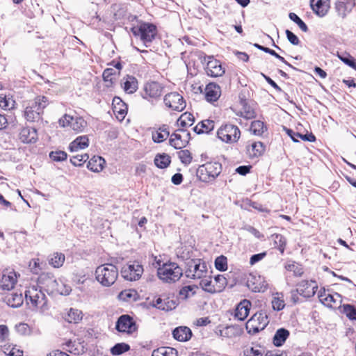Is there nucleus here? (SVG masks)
Listing matches in <instances>:
<instances>
[{"instance_id": "nucleus-36", "label": "nucleus", "mask_w": 356, "mask_h": 356, "mask_svg": "<svg viewBox=\"0 0 356 356\" xmlns=\"http://www.w3.org/2000/svg\"><path fill=\"white\" fill-rule=\"evenodd\" d=\"M216 334L222 338H234L239 335L240 330L234 326H227L223 328H217Z\"/></svg>"}, {"instance_id": "nucleus-23", "label": "nucleus", "mask_w": 356, "mask_h": 356, "mask_svg": "<svg viewBox=\"0 0 356 356\" xmlns=\"http://www.w3.org/2000/svg\"><path fill=\"white\" fill-rule=\"evenodd\" d=\"M355 6V0H337L334 9L337 15L344 19L352 12Z\"/></svg>"}, {"instance_id": "nucleus-57", "label": "nucleus", "mask_w": 356, "mask_h": 356, "mask_svg": "<svg viewBox=\"0 0 356 356\" xmlns=\"http://www.w3.org/2000/svg\"><path fill=\"white\" fill-rule=\"evenodd\" d=\"M49 158L56 162L64 161L67 158V154L62 150L51 151L49 153Z\"/></svg>"}, {"instance_id": "nucleus-60", "label": "nucleus", "mask_w": 356, "mask_h": 356, "mask_svg": "<svg viewBox=\"0 0 356 356\" xmlns=\"http://www.w3.org/2000/svg\"><path fill=\"white\" fill-rule=\"evenodd\" d=\"M289 17L291 20L298 24L299 28L303 31L307 32L308 27L306 24L294 13H290Z\"/></svg>"}, {"instance_id": "nucleus-42", "label": "nucleus", "mask_w": 356, "mask_h": 356, "mask_svg": "<svg viewBox=\"0 0 356 356\" xmlns=\"http://www.w3.org/2000/svg\"><path fill=\"white\" fill-rule=\"evenodd\" d=\"M285 269L292 273L295 277H302L304 275L305 270L302 264L296 261H289L285 265Z\"/></svg>"}, {"instance_id": "nucleus-18", "label": "nucleus", "mask_w": 356, "mask_h": 356, "mask_svg": "<svg viewBox=\"0 0 356 356\" xmlns=\"http://www.w3.org/2000/svg\"><path fill=\"white\" fill-rule=\"evenodd\" d=\"M190 140V134L181 129L171 134L169 140L170 145L175 149H181L185 147Z\"/></svg>"}, {"instance_id": "nucleus-2", "label": "nucleus", "mask_w": 356, "mask_h": 356, "mask_svg": "<svg viewBox=\"0 0 356 356\" xmlns=\"http://www.w3.org/2000/svg\"><path fill=\"white\" fill-rule=\"evenodd\" d=\"M320 302L327 308L338 309L341 307L343 312H356V307L349 304L342 305V296L338 293H331L330 291L321 289L318 293Z\"/></svg>"}, {"instance_id": "nucleus-6", "label": "nucleus", "mask_w": 356, "mask_h": 356, "mask_svg": "<svg viewBox=\"0 0 356 356\" xmlns=\"http://www.w3.org/2000/svg\"><path fill=\"white\" fill-rule=\"evenodd\" d=\"M222 164L218 161H209L199 166L197 176L203 182H213L220 175Z\"/></svg>"}, {"instance_id": "nucleus-30", "label": "nucleus", "mask_w": 356, "mask_h": 356, "mask_svg": "<svg viewBox=\"0 0 356 356\" xmlns=\"http://www.w3.org/2000/svg\"><path fill=\"white\" fill-rule=\"evenodd\" d=\"M310 5L314 13L318 17L325 16L330 8V0H311Z\"/></svg>"}, {"instance_id": "nucleus-4", "label": "nucleus", "mask_w": 356, "mask_h": 356, "mask_svg": "<svg viewBox=\"0 0 356 356\" xmlns=\"http://www.w3.org/2000/svg\"><path fill=\"white\" fill-rule=\"evenodd\" d=\"M183 275L182 268L175 262H167L157 268V276L165 283H174Z\"/></svg>"}, {"instance_id": "nucleus-51", "label": "nucleus", "mask_w": 356, "mask_h": 356, "mask_svg": "<svg viewBox=\"0 0 356 356\" xmlns=\"http://www.w3.org/2000/svg\"><path fill=\"white\" fill-rule=\"evenodd\" d=\"M265 353L264 347L256 345L252 347H247L243 350L244 356H264Z\"/></svg>"}, {"instance_id": "nucleus-29", "label": "nucleus", "mask_w": 356, "mask_h": 356, "mask_svg": "<svg viewBox=\"0 0 356 356\" xmlns=\"http://www.w3.org/2000/svg\"><path fill=\"white\" fill-rule=\"evenodd\" d=\"M112 106L113 112L116 118L120 121H122L127 114V105L122 100L121 98L119 97H115L113 99Z\"/></svg>"}, {"instance_id": "nucleus-41", "label": "nucleus", "mask_w": 356, "mask_h": 356, "mask_svg": "<svg viewBox=\"0 0 356 356\" xmlns=\"http://www.w3.org/2000/svg\"><path fill=\"white\" fill-rule=\"evenodd\" d=\"M267 130V126L263 121L254 120L251 122L250 131L255 136H261L266 132Z\"/></svg>"}, {"instance_id": "nucleus-28", "label": "nucleus", "mask_w": 356, "mask_h": 356, "mask_svg": "<svg viewBox=\"0 0 356 356\" xmlns=\"http://www.w3.org/2000/svg\"><path fill=\"white\" fill-rule=\"evenodd\" d=\"M221 96L220 86L214 82L209 83L204 88L205 99L210 103L217 102Z\"/></svg>"}, {"instance_id": "nucleus-26", "label": "nucleus", "mask_w": 356, "mask_h": 356, "mask_svg": "<svg viewBox=\"0 0 356 356\" xmlns=\"http://www.w3.org/2000/svg\"><path fill=\"white\" fill-rule=\"evenodd\" d=\"M246 154L251 159H257L261 156L265 151V145L260 141L249 142L245 147Z\"/></svg>"}, {"instance_id": "nucleus-7", "label": "nucleus", "mask_w": 356, "mask_h": 356, "mask_svg": "<svg viewBox=\"0 0 356 356\" xmlns=\"http://www.w3.org/2000/svg\"><path fill=\"white\" fill-rule=\"evenodd\" d=\"M131 31L135 37L139 38L146 45L147 43H151L158 33L156 25L144 22H141L138 25L133 26Z\"/></svg>"}, {"instance_id": "nucleus-15", "label": "nucleus", "mask_w": 356, "mask_h": 356, "mask_svg": "<svg viewBox=\"0 0 356 356\" xmlns=\"http://www.w3.org/2000/svg\"><path fill=\"white\" fill-rule=\"evenodd\" d=\"M268 323L266 313H254L246 323L245 328L249 334H254L263 330Z\"/></svg>"}, {"instance_id": "nucleus-62", "label": "nucleus", "mask_w": 356, "mask_h": 356, "mask_svg": "<svg viewBox=\"0 0 356 356\" xmlns=\"http://www.w3.org/2000/svg\"><path fill=\"white\" fill-rule=\"evenodd\" d=\"M252 303L249 300L243 299L236 305L235 312H250L251 309Z\"/></svg>"}, {"instance_id": "nucleus-1", "label": "nucleus", "mask_w": 356, "mask_h": 356, "mask_svg": "<svg viewBox=\"0 0 356 356\" xmlns=\"http://www.w3.org/2000/svg\"><path fill=\"white\" fill-rule=\"evenodd\" d=\"M49 98L39 95L33 99L24 101L23 103V117L30 122H39L42 120L44 110L49 105Z\"/></svg>"}, {"instance_id": "nucleus-9", "label": "nucleus", "mask_w": 356, "mask_h": 356, "mask_svg": "<svg viewBox=\"0 0 356 356\" xmlns=\"http://www.w3.org/2000/svg\"><path fill=\"white\" fill-rule=\"evenodd\" d=\"M37 286L50 293H63L58 287L57 280L52 273L42 272L35 280Z\"/></svg>"}, {"instance_id": "nucleus-16", "label": "nucleus", "mask_w": 356, "mask_h": 356, "mask_svg": "<svg viewBox=\"0 0 356 356\" xmlns=\"http://www.w3.org/2000/svg\"><path fill=\"white\" fill-rule=\"evenodd\" d=\"M143 271V265L137 261H129L123 266L121 270V274L126 280L136 281L141 277Z\"/></svg>"}, {"instance_id": "nucleus-53", "label": "nucleus", "mask_w": 356, "mask_h": 356, "mask_svg": "<svg viewBox=\"0 0 356 356\" xmlns=\"http://www.w3.org/2000/svg\"><path fill=\"white\" fill-rule=\"evenodd\" d=\"M82 313H61V318L70 323H77L83 318Z\"/></svg>"}, {"instance_id": "nucleus-37", "label": "nucleus", "mask_w": 356, "mask_h": 356, "mask_svg": "<svg viewBox=\"0 0 356 356\" xmlns=\"http://www.w3.org/2000/svg\"><path fill=\"white\" fill-rule=\"evenodd\" d=\"M65 261V256L63 253L55 252L50 254L48 259L49 264L54 268L62 267Z\"/></svg>"}, {"instance_id": "nucleus-50", "label": "nucleus", "mask_w": 356, "mask_h": 356, "mask_svg": "<svg viewBox=\"0 0 356 356\" xmlns=\"http://www.w3.org/2000/svg\"><path fill=\"white\" fill-rule=\"evenodd\" d=\"M177 154L181 163L185 166L189 165L193 162V156L190 150L186 149H181Z\"/></svg>"}, {"instance_id": "nucleus-40", "label": "nucleus", "mask_w": 356, "mask_h": 356, "mask_svg": "<svg viewBox=\"0 0 356 356\" xmlns=\"http://www.w3.org/2000/svg\"><path fill=\"white\" fill-rule=\"evenodd\" d=\"M118 298L124 302H134L138 300L139 294L135 289H124L118 294Z\"/></svg>"}, {"instance_id": "nucleus-5", "label": "nucleus", "mask_w": 356, "mask_h": 356, "mask_svg": "<svg viewBox=\"0 0 356 356\" xmlns=\"http://www.w3.org/2000/svg\"><path fill=\"white\" fill-rule=\"evenodd\" d=\"M97 280L103 286H110L113 284L118 277V269L112 264H104L96 268Z\"/></svg>"}, {"instance_id": "nucleus-49", "label": "nucleus", "mask_w": 356, "mask_h": 356, "mask_svg": "<svg viewBox=\"0 0 356 356\" xmlns=\"http://www.w3.org/2000/svg\"><path fill=\"white\" fill-rule=\"evenodd\" d=\"M271 303L274 310L277 312L282 310L285 307V301L283 293H276L273 294Z\"/></svg>"}, {"instance_id": "nucleus-34", "label": "nucleus", "mask_w": 356, "mask_h": 356, "mask_svg": "<svg viewBox=\"0 0 356 356\" xmlns=\"http://www.w3.org/2000/svg\"><path fill=\"white\" fill-rule=\"evenodd\" d=\"M106 164L105 159L100 156H94L88 160L87 168L92 172H99L103 170Z\"/></svg>"}, {"instance_id": "nucleus-33", "label": "nucleus", "mask_w": 356, "mask_h": 356, "mask_svg": "<svg viewBox=\"0 0 356 356\" xmlns=\"http://www.w3.org/2000/svg\"><path fill=\"white\" fill-rule=\"evenodd\" d=\"M214 127V121L212 120L207 119L198 122L193 128V130L197 134H207L213 131Z\"/></svg>"}, {"instance_id": "nucleus-22", "label": "nucleus", "mask_w": 356, "mask_h": 356, "mask_svg": "<svg viewBox=\"0 0 356 356\" xmlns=\"http://www.w3.org/2000/svg\"><path fill=\"white\" fill-rule=\"evenodd\" d=\"M121 70L122 64L117 62L113 65V67H108L104 70L102 76L104 82L108 83L107 86H112L116 82Z\"/></svg>"}, {"instance_id": "nucleus-61", "label": "nucleus", "mask_w": 356, "mask_h": 356, "mask_svg": "<svg viewBox=\"0 0 356 356\" xmlns=\"http://www.w3.org/2000/svg\"><path fill=\"white\" fill-rule=\"evenodd\" d=\"M175 349L169 347H161L152 352V356H170Z\"/></svg>"}, {"instance_id": "nucleus-64", "label": "nucleus", "mask_w": 356, "mask_h": 356, "mask_svg": "<svg viewBox=\"0 0 356 356\" xmlns=\"http://www.w3.org/2000/svg\"><path fill=\"white\" fill-rule=\"evenodd\" d=\"M285 33H286L288 40L292 44H293V45H299L300 44V40L293 32H291V31L287 29V30H286Z\"/></svg>"}, {"instance_id": "nucleus-27", "label": "nucleus", "mask_w": 356, "mask_h": 356, "mask_svg": "<svg viewBox=\"0 0 356 356\" xmlns=\"http://www.w3.org/2000/svg\"><path fill=\"white\" fill-rule=\"evenodd\" d=\"M318 289L316 281L302 280L298 286L297 291L300 295L305 298H311L314 296Z\"/></svg>"}, {"instance_id": "nucleus-45", "label": "nucleus", "mask_w": 356, "mask_h": 356, "mask_svg": "<svg viewBox=\"0 0 356 356\" xmlns=\"http://www.w3.org/2000/svg\"><path fill=\"white\" fill-rule=\"evenodd\" d=\"M15 107V101L12 95H0V108L3 110H11Z\"/></svg>"}, {"instance_id": "nucleus-3", "label": "nucleus", "mask_w": 356, "mask_h": 356, "mask_svg": "<svg viewBox=\"0 0 356 356\" xmlns=\"http://www.w3.org/2000/svg\"><path fill=\"white\" fill-rule=\"evenodd\" d=\"M216 136L222 143L233 145L240 140L241 131L236 124L229 122H225L217 129Z\"/></svg>"}, {"instance_id": "nucleus-58", "label": "nucleus", "mask_w": 356, "mask_h": 356, "mask_svg": "<svg viewBox=\"0 0 356 356\" xmlns=\"http://www.w3.org/2000/svg\"><path fill=\"white\" fill-rule=\"evenodd\" d=\"M195 286H185L182 287L179 293V297L182 299H186L195 293Z\"/></svg>"}, {"instance_id": "nucleus-55", "label": "nucleus", "mask_w": 356, "mask_h": 356, "mask_svg": "<svg viewBox=\"0 0 356 356\" xmlns=\"http://www.w3.org/2000/svg\"><path fill=\"white\" fill-rule=\"evenodd\" d=\"M89 156L88 154H76L70 158V163L74 166H82L88 160Z\"/></svg>"}, {"instance_id": "nucleus-38", "label": "nucleus", "mask_w": 356, "mask_h": 356, "mask_svg": "<svg viewBox=\"0 0 356 356\" xmlns=\"http://www.w3.org/2000/svg\"><path fill=\"white\" fill-rule=\"evenodd\" d=\"M154 163L158 168L165 169L170 166L171 157L166 153H159L156 154Z\"/></svg>"}, {"instance_id": "nucleus-8", "label": "nucleus", "mask_w": 356, "mask_h": 356, "mask_svg": "<svg viewBox=\"0 0 356 356\" xmlns=\"http://www.w3.org/2000/svg\"><path fill=\"white\" fill-rule=\"evenodd\" d=\"M25 298L28 305L36 309L44 311L48 309L45 295L38 286L31 284L25 291Z\"/></svg>"}, {"instance_id": "nucleus-63", "label": "nucleus", "mask_w": 356, "mask_h": 356, "mask_svg": "<svg viewBox=\"0 0 356 356\" xmlns=\"http://www.w3.org/2000/svg\"><path fill=\"white\" fill-rule=\"evenodd\" d=\"M29 267L31 268V272L33 274H39V272L41 270L40 267V260L39 258H33L29 261Z\"/></svg>"}, {"instance_id": "nucleus-25", "label": "nucleus", "mask_w": 356, "mask_h": 356, "mask_svg": "<svg viewBox=\"0 0 356 356\" xmlns=\"http://www.w3.org/2000/svg\"><path fill=\"white\" fill-rule=\"evenodd\" d=\"M115 327L119 332L128 333H131L136 329L133 318L127 314L122 315L118 318Z\"/></svg>"}, {"instance_id": "nucleus-52", "label": "nucleus", "mask_w": 356, "mask_h": 356, "mask_svg": "<svg viewBox=\"0 0 356 356\" xmlns=\"http://www.w3.org/2000/svg\"><path fill=\"white\" fill-rule=\"evenodd\" d=\"M337 56L346 65L354 69L356 71V59L349 53L344 52L339 54L337 52Z\"/></svg>"}, {"instance_id": "nucleus-35", "label": "nucleus", "mask_w": 356, "mask_h": 356, "mask_svg": "<svg viewBox=\"0 0 356 356\" xmlns=\"http://www.w3.org/2000/svg\"><path fill=\"white\" fill-rule=\"evenodd\" d=\"M172 334L174 338L179 341H187L191 338L192 332L188 327L180 326L173 330Z\"/></svg>"}, {"instance_id": "nucleus-24", "label": "nucleus", "mask_w": 356, "mask_h": 356, "mask_svg": "<svg viewBox=\"0 0 356 356\" xmlns=\"http://www.w3.org/2000/svg\"><path fill=\"white\" fill-rule=\"evenodd\" d=\"M19 140L25 144L35 143L38 139V131L34 127H22L18 134Z\"/></svg>"}, {"instance_id": "nucleus-48", "label": "nucleus", "mask_w": 356, "mask_h": 356, "mask_svg": "<svg viewBox=\"0 0 356 356\" xmlns=\"http://www.w3.org/2000/svg\"><path fill=\"white\" fill-rule=\"evenodd\" d=\"M6 302L10 307L17 308L23 304L22 296L21 294L13 293L6 298Z\"/></svg>"}, {"instance_id": "nucleus-43", "label": "nucleus", "mask_w": 356, "mask_h": 356, "mask_svg": "<svg viewBox=\"0 0 356 356\" xmlns=\"http://www.w3.org/2000/svg\"><path fill=\"white\" fill-rule=\"evenodd\" d=\"M195 122V117L193 113L190 112H184L182 113L177 120L178 126L184 128L191 127Z\"/></svg>"}, {"instance_id": "nucleus-21", "label": "nucleus", "mask_w": 356, "mask_h": 356, "mask_svg": "<svg viewBox=\"0 0 356 356\" xmlns=\"http://www.w3.org/2000/svg\"><path fill=\"white\" fill-rule=\"evenodd\" d=\"M163 93V87L156 81H149L144 85L143 97L148 100L159 99Z\"/></svg>"}, {"instance_id": "nucleus-19", "label": "nucleus", "mask_w": 356, "mask_h": 356, "mask_svg": "<svg viewBox=\"0 0 356 356\" xmlns=\"http://www.w3.org/2000/svg\"><path fill=\"white\" fill-rule=\"evenodd\" d=\"M246 284L253 292H264L268 288V284L264 277L253 274H249Z\"/></svg>"}, {"instance_id": "nucleus-17", "label": "nucleus", "mask_w": 356, "mask_h": 356, "mask_svg": "<svg viewBox=\"0 0 356 356\" xmlns=\"http://www.w3.org/2000/svg\"><path fill=\"white\" fill-rule=\"evenodd\" d=\"M163 103L168 108L177 112H181L186 106L184 98L177 92L166 94L163 98Z\"/></svg>"}, {"instance_id": "nucleus-13", "label": "nucleus", "mask_w": 356, "mask_h": 356, "mask_svg": "<svg viewBox=\"0 0 356 356\" xmlns=\"http://www.w3.org/2000/svg\"><path fill=\"white\" fill-rule=\"evenodd\" d=\"M146 304L157 309L170 312L177 307V300L174 297L161 298L160 296L156 295L152 298H147Z\"/></svg>"}, {"instance_id": "nucleus-32", "label": "nucleus", "mask_w": 356, "mask_h": 356, "mask_svg": "<svg viewBox=\"0 0 356 356\" xmlns=\"http://www.w3.org/2000/svg\"><path fill=\"white\" fill-rule=\"evenodd\" d=\"M89 143V138L86 135L79 136L70 143L68 149L71 152H77L87 148Z\"/></svg>"}, {"instance_id": "nucleus-11", "label": "nucleus", "mask_w": 356, "mask_h": 356, "mask_svg": "<svg viewBox=\"0 0 356 356\" xmlns=\"http://www.w3.org/2000/svg\"><path fill=\"white\" fill-rule=\"evenodd\" d=\"M200 284L206 291L211 293H219L225 288L227 280L224 275H218L214 277H209L201 280Z\"/></svg>"}, {"instance_id": "nucleus-10", "label": "nucleus", "mask_w": 356, "mask_h": 356, "mask_svg": "<svg viewBox=\"0 0 356 356\" xmlns=\"http://www.w3.org/2000/svg\"><path fill=\"white\" fill-rule=\"evenodd\" d=\"M59 124L60 127L66 128L69 131H72L76 134L83 131L88 123L82 117L65 114L59 120Z\"/></svg>"}, {"instance_id": "nucleus-31", "label": "nucleus", "mask_w": 356, "mask_h": 356, "mask_svg": "<svg viewBox=\"0 0 356 356\" xmlns=\"http://www.w3.org/2000/svg\"><path fill=\"white\" fill-rule=\"evenodd\" d=\"M151 134L154 143H161L169 137V127L167 124H162L158 128H153Z\"/></svg>"}, {"instance_id": "nucleus-56", "label": "nucleus", "mask_w": 356, "mask_h": 356, "mask_svg": "<svg viewBox=\"0 0 356 356\" xmlns=\"http://www.w3.org/2000/svg\"><path fill=\"white\" fill-rule=\"evenodd\" d=\"M130 349L129 345L125 343H118L111 349V353L113 355H120Z\"/></svg>"}, {"instance_id": "nucleus-59", "label": "nucleus", "mask_w": 356, "mask_h": 356, "mask_svg": "<svg viewBox=\"0 0 356 356\" xmlns=\"http://www.w3.org/2000/svg\"><path fill=\"white\" fill-rule=\"evenodd\" d=\"M215 267L220 271L227 270V259L225 256L220 255L215 259Z\"/></svg>"}, {"instance_id": "nucleus-12", "label": "nucleus", "mask_w": 356, "mask_h": 356, "mask_svg": "<svg viewBox=\"0 0 356 356\" xmlns=\"http://www.w3.org/2000/svg\"><path fill=\"white\" fill-rule=\"evenodd\" d=\"M202 61L206 64L204 71L207 76L213 78L221 77L225 73V68L220 60L213 56L205 55Z\"/></svg>"}, {"instance_id": "nucleus-54", "label": "nucleus", "mask_w": 356, "mask_h": 356, "mask_svg": "<svg viewBox=\"0 0 356 356\" xmlns=\"http://www.w3.org/2000/svg\"><path fill=\"white\" fill-rule=\"evenodd\" d=\"M274 243L280 253L282 254L286 245V238L282 234H276L274 235Z\"/></svg>"}, {"instance_id": "nucleus-14", "label": "nucleus", "mask_w": 356, "mask_h": 356, "mask_svg": "<svg viewBox=\"0 0 356 356\" xmlns=\"http://www.w3.org/2000/svg\"><path fill=\"white\" fill-rule=\"evenodd\" d=\"M19 277V273L15 271L13 268H6L3 269L0 277V289L4 291H12L15 289Z\"/></svg>"}, {"instance_id": "nucleus-20", "label": "nucleus", "mask_w": 356, "mask_h": 356, "mask_svg": "<svg viewBox=\"0 0 356 356\" xmlns=\"http://www.w3.org/2000/svg\"><path fill=\"white\" fill-rule=\"evenodd\" d=\"M208 273L207 267L204 262L200 260L193 261V264H190L186 271L187 276L192 279H204Z\"/></svg>"}, {"instance_id": "nucleus-44", "label": "nucleus", "mask_w": 356, "mask_h": 356, "mask_svg": "<svg viewBox=\"0 0 356 356\" xmlns=\"http://www.w3.org/2000/svg\"><path fill=\"white\" fill-rule=\"evenodd\" d=\"M289 335V332L284 329L280 328L277 330L273 337V344L275 346H281L285 342Z\"/></svg>"}, {"instance_id": "nucleus-39", "label": "nucleus", "mask_w": 356, "mask_h": 356, "mask_svg": "<svg viewBox=\"0 0 356 356\" xmlns=\"http://www.w3.org/2000/svg\"><path fill=\"white\" fill-rule=\"evenodd\" d=\"M286 133L291 137L294 142H298V138H301L304 141L315 142L316 136L310 133L309 134H301L298 132H294L292 129L284 128Z\"/></svg>"}, {"instance_id": "nucleus-46", "label": "nucleus", "mask_w": 356, "mask_h": 356, "mask_svg": "<svg viewBox=\"0 0 356 356\" xmlns=\"http://www.w3.org/2000/svg\"><path fill=\"white\" fill-rule=\"evenodd\" d=\"M238 115L245 119L250 120L256 117V112L252 106L243 102V106Z\"/></svg>"}, {"instance_id": "nucleus-47", "label": "nucleus", "mask_w": 356, "mask_h": 356, "mask_svg": "<svg viewBox=\"0 0 356 356\" xmlns=\"http://www.w3.org/2000/svg\"><path fill=\"white\" fill-rule=\"evenodd\" d=\"M124 90L129 94L135 92L138 89V81L133 76H127L126 81L124 82Z\"/></svg>"}]
</instances>
